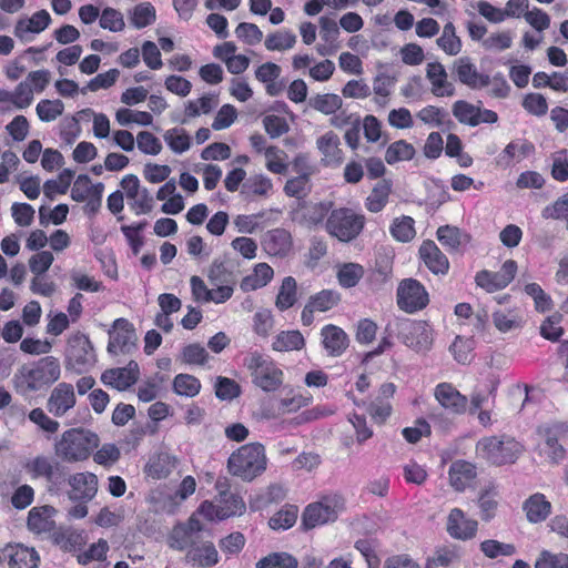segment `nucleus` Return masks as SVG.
Returning <instances> with one entry per match:
<instances>
[{
    "label": "nucleus",
    "instance_id": "1",
    "mask_svg": "<svg viewBox=\"0 0 568 568\" xmlns=\"http://www.w3.org/2000/svg\"><path fill=\"white\" fill-rule=\"evenodd\" d=\"M61 377V364L54 356H44L23 364L13 375L14 390L21 396L47 393Z\"/></svg>",
    "mask_w": 568,
    "mask_h": 568
},
{
    "label": "nucleus",
    "instance_id": "2",
    "mask_svg": "<svg viewBox=\"0 0 568 568\" xmlns=\"http://www.w3.org/2000/svg\"><path fill=\"white\" fill-rule=\"evenodd\" d=\"M100 445L99 436L85 428L74 427L64 430L54 443V454L67 463L89 459Z\"/></svg>",
    "mask_w": 568,
    "mask_h": 568
},
{
    "label": "nucleus",
    "instance_id": "3",
    "mask_svg": "<svg viewBox=\"0 0 568 568\" xmlns=\"http://www.w3.org/2000/svg\"><path fill=\"white\" fill-rule=\"evenodd\" d=\"M267 465L265 448L261 443H250L241 446L227 459L230 474L244 481H252L261 476Z\"/></svg>",
    "mask_w": 568,
    "mask_h": 568
},
{
    "label": "nucleus",
    "instance_id": "4",
    "mask_svg": "<svg viewBox=\"0 0 568 568\" xmlns=\"http://www.w3.org/2000/svg\"><path fill=\"white\" fill-rule=\"evenodd\" d=\"M217 495L214 500H204L197 507V514L209 521H222L242 516L246 510L243 497L229 490L227 484L216 483Z\"/></svg>",
    "mask_w": 568,
    "mask_h": 568
},
{
    "label": "nucleus",
    "instance_id": "5",
    "mask_svg": "<svg viewBox=\"0 0 568 568\" xmlns=\"http://www.w3.org/2000/svg\"><path fill=\"white\" fill-rule=\"evenodd\" d=\"M22 468L32 480L44 481L51 494L60 493L68 480L67 467L53 456L39 454L27 459Z\"/></svg>",
    "mask_w": 568,
    "mask_h": 568
},
{
    "label": "nucleus",
    "instance_id": "6",
    "mask_svg": "<svg viewBox=\"0 0 568 568\" xmlns=\"http://www.w3.org/2000/svg\"><path fill=\"white\" fill-rule=\"evenodd\" d=\"M244 366L250 372L252 383L265 393L278 390L284 383L283 369L268 356L254 351L244 358Z\"/></svg>",
    "mask_w": 568,
    "mask_h": 568
},
{
    "label": "nucleus",
    "instance_id": "7",
    "mask_svg": "<svg viewBox=\"0 0 568 568\" xmlns=\"http://www.w3.org/2000/svg\"><path fill=\"white\" fill-rule=\"evenodd\" d=\"M479 456L491 465L514 464L523 452V445L515 437L501 434L483 437L476 445Z\"/></svg>",
    "mask_w": 568,
    "mask_h": 568
},
{
    "label": "nucleus",
    "instance_id": "8",
    "mask_svg": "<svg viewBox=\"0 0 568 568\" xmlns=\"http://www.w3.org/2000/svg\"><path fill=\"white\" fill-rule=\"evenodd\" d=\"M366 216L351 207L333 209L325 221V230L339 242L349 243L364 231Z\"/></svg>",
    "mask_w": 568,
    "mask_h": 568
},
{
    "label": "nucleus",
    "instance_id": "9",
    "mask_svg": "<svg viewBox=\"0 0 568 568\" xmlns=\"http://www.w3.org/2000/svg\"><path fill=\"white\" fill-rule=\"evenodd\" d=\"M344 506V498L338 494L326 495L308 504L302 514L303 528L308 530L335 521Z\"/></svg>",
    "mask_w": 568,
    "mask_h": 568
},
{
    "label": "nucleus",
    "instance_id": "10",
    "mask_svg": "<svg viewBox=\"0 0 568 568\" xmlns=\"http://www.w3.org/2000/svg\"><path fill=\"white\" fill-rule=\"evenodd\" d=\"M396 303L399 310L414 314L429 304V295L425 286L415 278H404L396 291Z\"/></svg>",
    "mask_w": 568,
    "mask_h": 568
},
{
    "label": "nucleus",
    "instance_id": "11",
    "mask_svg": "<svg viewBox=\"0 0 568 568\" xmlns=\"http://www.w3.org/2000/svg\"><path fill=\"white\" fill-rule=\"evenodd\" d=\"M395 328L403 331L402 342L416 352H425L432 347L433 334L425 322H415L408 318H395Z\"/></svg>",
    "mask_w": 568,
    "mask_h": 568
},
{
    "label": "nucleus",
    "instance_id": "12",
    "mask_svg": "<svg viewBox=\"0 0 568 568\" xmlns=\"http://www.w3.org/2000/svg\"><path fill=\"white\" fill-rule=\"evenodd\" d=\"M518 265L515 260H506L497 272L481 270L475 275V283L487 293L506 288L516 277Z\"/></svg>",
    "mask_w": 568,
    "mask_h": 568
},
{
    "label": "nucleus",
    "instance_id": "13",
    "mask_svg": "<svg viewBox=\"0 0 568 568\" xmlns=\"http://www.w3.org/2000/svg\"><path fill=\"white\" fill-rule=\"evenodd\" d=\"M136 333L133 324L124 318H116L109 331L108 352L112 355L130 354L136 348Z\"/></svg>",
    "mask_w": 568,
    "mask_h": 568
},
{
    "label": "nucleus",
    "instance_id": "14",
    "mask_svg": "<svg viewBox=\"0 0 568 568\" xmlns=\"http://www.w3.org/2000/svg\"><path fill=\"white\" fill-rule=\"evenodd\" d=\"M40 555L33 548L13 542L0 549V565L3 568H38Z\"/></svg>",
    "mask_w": 568,
    "mask_h": 568
},
{
    "label": "nucleus",
    "instance_id": "15",
    "mask_svg": "<svg viewBox=\"0 0 568 568\" xmlns=\"http://www.w3.org/2000/svg\"><path fill=\"white\" fill-rule=\"evenodd\" d=\"M197 510L193 513L185 523L176 524L170 535V545L176 550L190 549L194 546L197 534L204 530Z\"/></svg>",
    "mask_w": 568,
    "mask_h": 568
},
{
    "label": "nucleus",
    "instance_id": "16",
    "mask_svg": "<svg viewBox=\"0 0 568 568\" xmlns=\"http://www.w3.org/2000/svg\"><path fill=\"white\" fill-rule=\"evenodd\" d=\"M452 112L459 123L469 126H477L480 123L494 124L498 121V114L495 111L481 110L479 106L465 100L455 101Z\"/></svg>",
    "mask_w": 568,
    "mask_h": 568
},
{
    "label": "nucleus",
    "instance_id": "17",
    "mask_svg": "<svg viewBox=\"0 0 568 568\" xmlns=\"http://www.w3.org/2000/svg\"><path fill=\"white\" fill-rule=\"evenodd\" d=\"M452 72L462 84L474 89H483L490 84V77L480 73L469 57L456 59L452 65Z\"/></svg>",
    "mask_w": 568,
    "mask_h": 568
},
{
    "label": "nucleus",
    "instance_id": "18",
    "mask_svg": "<svg viewBox=\"0 0 568 568\" xmlns=\"http://www.w3.org/2000/svg\"><path fill=\"white\" fill-rule=\"evenodd\" d=\"M75 403L73 385L61 382L51 390L47 400V409L53 416L62 417L75 406Z\"/></svg>",
    "mask_w": 568,
    "mask_h": 568
},
{
    "label": "nucleus",
    "instance_id": "19",
    "mask_svg": "<svg viewBox=\"0 0 568 568\" xmlns=\"http://www.w3.org/2000/svg\"><path fill=\"white\" fill-rule=\"evenodd\" d=\"M426 79L430 84V92L436 98H450L456 94L455 84L448 79V73L443 63L428 62L426 65Z\"/></svg>",
    "mask_w": 568,
    "mask_h": 568
},
{
    "label": "nucleus",
    "instance_id": "20",
    "mask_svg": "<svg viewBox=\"0 0 568 568\" xmlns=\"http://www.w3.org/2000/svg\"><path fill=\"white\" fill-rule=\"evenodd\" d=\"M446 530L454 539L470 540L477 534L478 523L467 518L460 508H453L447 517Z\"/></svg>",
    "mask_w": 568,
    "mask_h": 568
},
{
    "label": "nucleus",
    "instance_id": "21",
    "mask_svg": "<svg viewBox=\"0 0 568 568\" xmlns=\"http://www.w3.org/2000/svg\"><path fill=\"white\" fill-rule=\"evenodd\" d=\"M434 395L440 406L454 415H462L467 410L468 398L450 383H439Z\"/></svg>",
    "mask_w": 568,
    "mask_h": 568
},
{
    "label": "nucleus",
    "instance_id": "22",
    "mask_svg": "<svg viewBox=\"0 0 568 568\" xmlns=\"http://www.w3.org/2000/svg\"><path fill=\"white\" fill-rule=\"evenodd\" d=\"M139 366L131 361L125 367L110 368L101 374V382L105 386H111L119 390H124L136 383L139 379Z\"/></svg>",
    "mask_w": 568,
    "mask_h": 568
},
{
    "label": "nucleus",
    "instance_id": "23",
    "mask_svg": "<svg viewBox=\"0 0 568 568\" xmlns=\"http://www.w3.org/2000/svg\"><path fill=\"white\" fill-rule=\"evenodd\" d=\"M179 458L168 452L151 455L144 466V475L153 480L166 479L178 467Z\"/></svg>",
    "mask_w": 568,
    "mask_h": 568
},
{
    "label": "nucleus",
    "instance_id": "24",
    "mask_svg": "<svg viewBox=\"0 0 568 568\" xmlns=\"http://www.w3.org/2000/svg\"><path fill=\"white\" fill-rule=\"evenodd\" d=\"M418 254L426 267L435 275H446L449 261L432 240H425L419 246Z\"/></svg>",
    "mask_w": 568,
    "mask_h": 568
},
{
    "label": "nucleus",
    "instance_id": "25",
    "mask_svg": "<svg viewBox=\"0 0 568 568\" xmlns=\"http://www.w3.org/2000/svg\"><path fill=\"white\" fill-rule=\"evenodd\" d=\"M71 486L70 497L74 500L88 503L98 491V477L93 473H77L67 480Z\"/></svg>",
    "mask_w": 568,
    "mask_h": 568
},
{
    "label": "nucleus",
    "instance_id": "26",
    "mask_svg": "<svg viewBox=\"0 0 568 568\" xmlns=\"http://www.w3.org/2000/svg\"><path fill=\"white\" fill-rule=\"evenodd\" d=\"M396 392L394 383H384L378 390L377 396L368 406V413L376 424H384L393 412L392 398Z\"/></svg>",
    "mask_w": 568,
    "mask_h": 568
},
{
    "label": "nucleus",
    "instance_id": "27",
    "mask_svg": "<svg viewBox=\"0 0 568 568\" xmlns=\"http://www.w3.org/2000/svg\"><path fill=\"white\" fill-rule=\"evenodd\" d=\"M207 278L212 286L230 287L231 296L236 284V275L234 273V264L226 258H215L209 267Z\"/></svg>",
    "mask_w": 568,
    "mask_h": 568
},
{
    "label": "nucleus",
    "instance_id": "28",
    "mask_svg": "<svg viewBox=\"0 0 568 568\" xmlns=\"http://www.w3.org/2000/svg\"><path fill=\"white\" fill-rule=\"evenodd\" d=\"M322 345L328 356H342L349 345L348 335L343 328L327 324L321 329Z\"/></svg>",
    "mask_w": 568,
    "mask_h": 568
},
{
    "label": "nucleus",
    "instance_id": "29",
    "mask_svg": "<svg viewBox=\"0 0 568 568\" xmlns=\"http://www.w3.org/2000/svg\"><path fill=\"white\" fill-rule=\"evenodd\" d=\"M312 395L303 394L294 388H290L283 397L277 400V406L273 412L265 413L267 418H278L281 416L293 414L310 405Z\"/></svg>",
    "mask_w": 568,
    "mask_h": 568
},
{
    "label": "nucleus",
    "instance_id": "30",
    "mask_svg": "<svg viewBox=\"0 0 568 568\" xmlns=\"http://www.w3.org/2000/svg\"><path fill=\"white\" fill-rule=\"evenodd\" d=\"M316 146L322 154V162L325 166H338L344 160L338 135L328 131L316 140Z\"/></svg>",
    "mask_w": 568,
    "mask_h": 568
},
{
    "label": "nucleus",
    "instance_id": "31",
    "mask_svg": "<svg viewBox=\"0 0 568 568\" xmlns=\"http://www.w3.org/2000/svg\"><path fill=\"white\" fill-rule=\"evenodd\" d=\"M55 514L57 509L50 505L31 508L27 519L29 530L37 535L51 532L55 528Z\"/></svg>",
    "mask_w": 568,
    "mask_h": 568
},
{
    "label": "nucleus",
    "instance_id": "32",
    "mask_svg": "<svg viewBox=\"0 0 568 568\" xmlns=\"http://www.w3.org/2000/svg\"><path fill=\"white\" fill-rule=\"evenodd\" d=\"M449 483L456 491H464L473 485L477 477L476 466L467 460H455L448 471Z\"/></svg>",
    "mask_w": 568,
    "mask_h": 568
},
{
    "label": "nucleus",
    "instance_id": "33",
    "mask_svg": "<svg viewBox=\"0 0 568 568\" xmlns=\"http://www.w3.org/2000/svg\"><path fill=\"white\" fill-rule=\"evenodd\" d=\"M281 72V67L274 62H265L255 70V78L265 84L270 97H277L284 90L283 81H278Z\"/></svg>",
    "mask_w": 568,
    "mask_h": 568
},
{
    "label": "nucleus",
    "instance_id": "34",
    "mask_svg": "<svg viewBox=\"0 0 568 568\" xmlns=\"http://www.w3.org/2000/svg\"><path fill=\"white\" fill-rule=\"evenodd\" d=\"M320 37L325 44H318L316 50L321 55L333 54L338 49L339 28L329 17L320 18Z\"/></svg>",
    "mask_w": 568,
    "mask_h": 568
},
{
    "label": "nucleus",
    "instance_id": "35",
    "mask_svg": "<svg viewBox=\"0 0 568 568\" xmlns=\"http://www.w3.org/2000/svg\"><path fill=\"white\" fill-rule=\"evenodd\" d=\"M551 503L541 493H535L523 504L527 520L531 524L542 523L551 514Z\"/></svg>",
    "mask_w": 568,
    "mask_h": 568
},
{
    "label": "nucleus",
    "instance_id": "36",
    "mask_svg": "<svg viewBox=\"0 0 568 568\" xmlns=\"http://www.w3.org/2000/svg\"><path fill=\"white\" fill-rule=\"evenodd\" d=\"M191 290L195 301L224 303L231 298L230 287H217L209 290L204 281L194 275L191 277Z\"/></svg>",
    "mask_w": 568,
    "mask_h": 568
},
{
    "label": "nucleus",
    "instance_id": "37",
    "mask_svg": "<svg viewBox=\"0 0 568 568\" xmlns=\"http://www.w3.org/2000/svg\"><path fill=\"white\" fill-rule=\"evenodd\" d=\"M186 558L202 568L214 567L220 561L219 551L213 541L210 540L192 546L186 552Z\"/></svg>",
    "mask_w": 568,
    "mask_h": 568
},
{
    "label": "nucleus",
    "instance_id": "38",
    "mask_svg": "<svg viewBox=\"0 0 568 568\" xmlns=\"http://www.w3.org/2000/svg\"><path fill=\"white\" fill-rule=\"evenodd\" d=\"M535 152V145L528 140L511 141L498 155L497 163L505 168L513 165L514 161L520 162Z\"/></svg>",
    "mask_w": 568,
    "mask_h": 568
},
{
    "label": "nucleus",
    "instance_id": "39",
    "mask_svg": "<svg viewBox=\"0 0 568 568\" xmlns=\"http://www.w3.org/2000/svg\"><path fill=\"white\" fill-rule=\"evenodd\" d=\"M264 248L272 256H286L292 250L291 233L284 229L270 231L264 241Z\"/></svg>",
    "mask_w": 568,
    "mask_h": 568
},
{
    "label": "nucleus",
    "instance_id": "40",
    "mask_svg": "<svg viewBox=\"0 0 568 568\" xmlns=\"http://www.w3.org/2000/svg\"><path fill=\"white\" fill-rule=\"evenodd\" d=\"M392 193V182L389 180H379L365 199V209L371 213L382 212L389 202Z\"/></svg>",
    "mask_w": 568,
    "mask_h": 568
},
{
    "label": "nucleus",
    "instance_id": "41",
    "mask_svg": "<svg viewBox=\"0 0 568 568\" xmlns=\"http://www.w3.org/2000/svg\"><path fill=\"white\" fill-rule=\"evenodd\" d=\"M51 23V17L44 9L34 12L29 19H21L14 27V36L23 39L27 33H40Z\"/></svg>",
    "mask_w": 568,
    "mask_h": 568
},
{
    "label": "nucleus",
    "instance_id": "42",
    "mask_svg": "<svg viewBox=\"0 0 568 568\" xmlns=\"http://www.w3.org/2000/svg\"><path fill=\"white\" fill-rule=\"evenodd\" d=\"M436 44L438 49L449 57H456L462 52L463 41L452 21L444 24L440 36L436 39Z\"/></svg>",
    "mask_w": 568,
    "mask_h": 568
},
{
    "label": "nucleus",
    "instance_id": "43",
    "mask_svg": "<svg viewBox=\"0 0 568 568\" xmlns=\"http://www.w3.org/2000/svg\"><path fill=\"white\" fill-rule=\"evenodd\" d=\"M305 344V338L298 329L281 331L272 342V349L281 353L301 351Z\"/></svg>",
    "mask_w": 568,
    "mask_h": 568
},
{
    "label": "nucleus",
    "instance_id": "44",
    "mask_svg": "<svg viewBox=\"0 0 568 568\" xmlns=\"http://www.w3.org/2000/svg\"><path fill=\"white\" fill-rule=\"evenodd\" d=\"M436 234L442 245L447 247L449 251H458L460 246L470 242V235L462 232L456 226H439Z\"/></svg>",
    "mask_w": 568,
    "mask_h": 568
},
{
    "label": "nucleus",
    "instance_id": "45",
    "mask_svg": "<svg viewBox=\"0 0 568 568\" xmlns=\"http://www.w3.org/2000/svg\"><path fill=\"white\" fill-rule=\"evenodd\" d=\"M308 106L324 115H333L343 106V99L335 93H316L308 99Z\"/></svg>",
    "mask_w": 568,
    "mask_h": 568
},
{
    "label": "nucleus",
    "instance_id": "46",
    "mask_svg": "<svg viewBox=\"0 0 568 568\" xmlns=\"http://www.w3.org/2000/svg\"><path fill=\"white\" fill-rule=\"evenodd\" d=\"M297 302V283L293 276L283 278L275 300V306L284 312L295 305Z\"/></svg>",
    "mask_w": 568,
    "mask_h": 568
},
{
    "label": "nucleus",
    "instance_id": "47",
    "mask_svg": "<svg viewBox=\"0 0 568 568\" xmlns=\"http://www.w3.org/2000/svg\"><path fill=\"white\" fill-rule=\"evenodd\" d=\"M389 233L398 242H410L416 236L415 220L408 215L395 217L389 226Z\"/></svg>",
    "mask_w": 568,
    "mask_h": 568
},
{
    "label": "nucleus",
    "instance_id": "48",
    "mask_svg": "<svg viewBox=\"0 0 568 568\" xmlns=\"http://www.w3.org/2000/svg\"><path fill=\"white\" fill-rule=\"evenodd\" d=\"M297 517L298 507L286 504L270 518L268 526L273 530H287L296 524Z\"/></svg>",
    "mask_w": 568,
    "mask_h": 568
},
{
    "label": "nucleus",
    "instance_id": "49",
    "mask_svg": "<svg viewBox=\"0 0 568 568\" xmlns=\"http://www.w3.org/2000/svg\"><path fill=\"white\" fill-rule=\"evenodd\" d=\"M478 507L480 509V518L484 521L491 520L498 508V491L494 485H489L483 489L478 496Z\"/></svg>",
    "mask_w": 568,
    "mask_h": 568
},
{
    "label": "nucleus",
    "instance_id": "50",
    "mask_svg": "<svg viewBox=\"0 0 568 568\" xmlns=\"http://www.w3.org/2000/svg\"><path fill=\"white\" fill-rule=\"evenodd\" d=\"M175 394L185 397H195L202 388L200 379L191 374L180 373L172 383Z\"/></svg>",
    "mask_w": 568,
    "mask_h": 568
},
{
    "label": "nucleus",
    "instance_id": "51",
    "mask_svg": "<svg viewBox=\"0 0 568 568\" xmlns=\"http://www.w3.org/2000/svg\"><path fill=\"white\" fill-rule=\"evenodd\" d=\"M365 274L364 267L358 263H344L337 270V280L342 287L356 286Z\"/></svg>",
    "mask_w": 568,
    "mask_h": 568
},
{
    "label": "nucleus",
    "instance_id": "52",
    "mask_svg": "<svg viewBox=\"0 0 568 568\" xmlns=\"http://www.w3.org/2000/svg\"><path fill=\"white\" fill-rule=\"evenodd\" d=\"M264 156L265 168L268 172L280 175L286 174L288 164L286 162L287 154L284 150L276 145H270Z\"/></svg>",
    "mask_w": 568,
    "mask_h": 568
},
{
    "label": "nucleus",
    "instance_id": "53",
    "mask_svg": "<svg viewBox=\"0 0 568 568\" xmlns=\"http://www.w3.org/2000/svg\"><path fill=\"white\" fill-rule=\"evenodd\" d=\"M156 19L155 8L151 2H141L130 12L131 24L136 29H143L154 23Z\"/></svg>",
    "mask_w": 568,
    "mask_h": 568
},
{
    "label": "nucleus",
    "instance_id": "54",
    "mask_svg": "<svg viewBox=\"0 0 568 568\" xmlns=\"http://www.w3.org/2000/svg\"><path fill=\"white\" fill-rule=\"evenodd\" d=\"M210 359V355L200 343H191L182 347L180 361L185 365L204 366Z\"/></svg>",
    "mask_w": 568,
    "mask_h": 568
},
{
    "label": "nucleus",
    "instance_id": "55",
    "mask_svg": "<svg viewBox=\"0 0 568 568\" xmlns=\"http://www.w3.org/2000/svg\"><path fill=\"white\" fill-rule=\"evenodd\" d=\"M415 155V149L413 144L405 140H398L390 143L385 152V161L388 164H395L400 161H409Z\"/></svg>",
    "mask_w": 568,
    "mask_h": 568
},
{
    "label": "nucleus",
    "instance_id": "56",
    "mask_svg": "<svg viewBox=\"0 0 568 568\" xmlns=\"http://www.w3.org/2000/svg\"><path fill=\"white\" fill-rule=\"evenodd\" d=\"M73 175V171L64 169L62 172H60L57 180L45 181L43 184L44 195L48 199L53 200L57 194H65L70 187Z\"/></svg>",
    "mask_w": 568,
    "mask_h": 568
},
{
    "label": "nucleus",
    "instance_id": "57",
    "mask_svg": "<svg viewBox=\"0 0 568 568\" xmlns=\"http://www.w3.org/2000/svg\"><path fill=\"white\" fill-rule=\"evenodd\" d=\"M296 43V36L290 30L275 31L267 34L265 48L270 51H285L292 49Z\"/></svg>",
    "mask_w": 568,
    "mask_h": 568
},
{
    "label": "nucleus",
    "instance_id": "58",
    "mask_svg": "<svg viewBox=\"0 0 568 568\" xmlns=\"http://www.w3.org/2000/svg\"><path fill=\"white\" fill-rule=\"evenodd\" d=\"M475 341L471 337L456 336L450 345L454 358L460 364H468L474 358Z\"/></svg>",
    "mask_w": 568,
    "mask_h": 568
},
{
    "label": "nucleus",
    "instance_id": "59",
    "mask_svg": "<svg viewBox=\"0 0 568 568\" xmlns=\"http://www.w3.org/2000/svg\"><path fill=\"white\" fill-rule=\"evenodd\" d=\"M273 189L272 180L263 174L252 175L243 184L242 193L250 196H267Z\"/></svg>",
    "mask_w": 568,
    "mask_h": 568
},
{
    "label": "nucleus",
    "instance_id": "60",
    "mask_svg": "<svg viewBox=\"0 0 568 568\" xmlns=\"http://www.w3.org/2000/svg\"><path fill=\"white\" fill-rule=\"evenodd\" d=\"M168 146L178 154L187 151L191 146V138L184 129L173 128L163 134Z\"/></svg>",
    "mask_w": 568,
    "mask_h": 568
},
{
    "label": "nucleus",
    "instance_id": "61",
    "mask_svg": "<svg viewBox=\"0 0 568 568\" xmlns=\"http://www.w3.org/2000/svg\"><path fill=\"white\" fill-rule=\"evenodd\" d=\"M283 191L288 197L303 200L311 192V178L305 175L291 178L285 182Z\"/></svg>",
    "mask_w": 568,
    "mask_h": 568
},
{
    "label": "nucleus",
    "instance_id": "62",
    "mask_svg": "<svg viewBox=\"0 0 568 568\" xmlns=\"http://www.w3.org/2000/svg\"><path fill=\"white\" fill-rule=\"evenodd\" d=\"M341 301V295L332 290H322L321 292L312 295L307 303L316 312H327L336 306Z\"/></svg>",
    "mask_w": 568,
    "mask_h": 568
},
{
    "label": "nucleus",
    "instance_id": "63",
    "mask_svg": "<svg viewBox=\"0 0 568 568\" xmlns=\"http://www.w3.org/2000/svg\"><path fill=\"white\" fill-rule=\"evenodd\" d=\"M297 566L296 558L287 552H272L256 564V568H297Z\"/></svg>",
    "mask_w": 568,
    "mask_h": 568
},
{
    "label": "nucleus",
    "instance_id": "64",
    "mask_svg": "<svg viewBox=\"0 0 568 568\" xmlns=\"http://www.w3.org/2000/svg\"><path fill=\"white\" fill-rule=\"evenodd\" d=\"M534 568H568V554L544 549L539 552Z\"/></svg>",
    "mask_w": 568,
    "mask_h": 568
}]
</instances>
